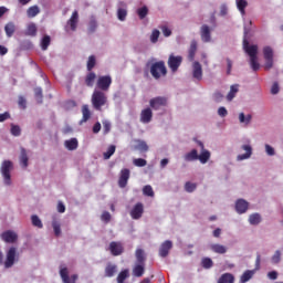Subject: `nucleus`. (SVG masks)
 Returning <instances> with one entry per match:
<instances>
[{
  "instance_id": "obj_47",
  "label": "nucleus",
  "mask_w": 283,
  "mask_h": 283,
  "mask_svg": "<svg viewBox=\"0 0 283 283\" xmlns=\"http://www.w3.org/2000/svg\"><path fill=\"white\" fill-rule=\"evenodd\" d=\"M86 67H87L88 72H92V70H94V67H96V56L91 55L88 57Z\"/></svg>"
},
{
  "instance_id": "obj_4",
  "label": "nucleus",
  "mask_w": 283,
  "mask_h": 283,
  "mask_svg": "<svg viewBox=\"0 0 283 283\" xmlns=\"http://www.w3.org/2000/svg\"><path fill=\"white\" fill-rule=\"evenodd\" d=\"M10 171H12V161L4 160L1 166V174L4 185H7L8 187L12 185V176L10 175Z\"/></svg>"
},
{
  "instance_id": "obj_60",
  "label": "nucleus",
  "mask_w": 283,
  "mask_h": 283,
  "mask_svg": "<svg viewBox=\"0 0 283 283\" xmlns=\"http://www.w3.org/2000/svg\"><path fill=\"white\" fill-rule=\"evenodd\" d=\"M101 220L107 224L112 220V214L108 211L102 213Z\"/></svg>"
},
{
  "instance_id": "obj_43",
  "label": "nucleus",
  "mask_w": 283,
  "mask_h": 283,
  "mask_svg": "<svg viewBox=\"0 0 283 283\" xmlns=\"http://www.w3.org/2000/svg\"><path fill=\"white\" fill-rule=\"evenodd\" d=\"M272 264H280L282 262V252L280 250H276L274 254L271 258Z\"/></svg>"
},
{
  "instance_id": "obj_52",
  "label": "nucleus",
  "mask_w": 283,
  "mask_h": 283,
  "mask_svg": "<svg viewBox=\"0 0 283 283\" xmlns=\"http://www.w3.org/2000/svg\"><path fill=\"white\" fill-rule=\"evenodd\" d=\"M251 118H252L251 115H248V116L245 117L244 113H240V114H239V122H240V123H243L244 125H249V123H251Z\"/></svg>"
},
{
  "instance_id": "obj_23",
  "label": "nucleus",
  "mask_w": 283,
  "mask_h": 283,
  "mask_svg": "<svg viewBox=\"0 0 283 283\" xmlns=\"http://www.w3.org/2000/svg\"><path fill=\"white\" fill-rule=\"evenodd\" d=\"M86 87H94V83H96V73L90 71L84 80Z\"/></svg>"
},
{
  "instance_id": "obj_25",
  "label": "nucleus",
  "mask_w": 283,
  "mask_h": 283,
  "mask_svg": "<svg viewBox=\"0 0 283 283\" xmlns=\"http://www.w3.org/2000/svg\"><path fill=\"white\" fill-rule=\"evenodd\" d=\"M64 147L69 149V151H74L75 149H78V139L71 138L69 140H65Z\"/></svg>"
},
{
  "instance_id": "obj_34",
  "label": "nucleus",
  "mask_w": 283,
  "mask_h": 283,
  "mask_svg": "<svg viewBox=\"0 0 283 283\" xmlns=\"http://www.w3.org/2000/svg\"><path fill=\"white\" fill-rule=\"evenodd\" d=\"M186 163H193V160H198V150L192 149L184 156Z\"/></svg>"
},
{
  "instance_id": "obj_33",
  "label": "nucleus",
  "mask_w": 283,
  "mask_h": 283,
  "mask_svg": "<svg viewBox=\"0 0 283 283\" xmlns=\"http://www.w3.org/2000/svg\"><path fill=\"white\" fill-rule=\"evenodd\" d=\"M135 255L136 264H145V260H147V258L145 256V251L143 249H137Z\"/></svg>"
},
{
  "instance_id": "obj_1",
  "label": "nucleus",
  "mask_w": 283,
  "mask_h": 283,
  "mask_svg": "<svg viewBox=\"0 0 283 283\" xmlns=\"http://www.w3.org/2000/svg\"><path fill=\"white\" fill-rule=\"evenodd\" d=\"M249 32H251V29L244 28L243 50L250 56V65L253 72H258V70H260V63L258 62V45L249 44V40L247 39Z\"/></svg>"
},
{
  "instance_id": "obj_3",
  "label": "nucleus",
  "mask_w": 283,
  "mask_h": 283,
  "mask_svg": "<svg viewBox=\"0 0 283 283\" xmlns=\"http://www.w3.org/2000/svg\"><path fill=\"white\" fill-rule=\"evenodd\" d=\"M150 74L153 78H160L161 76H167V66L165 65V61H158L150 65Z\"/></svg>"
},
{
  "instance_id": "obj_9",
  "label": "nucleus",
  "mask_w": 283,
  "mask_h": 283,
  "mask_svg": "<svg viewBox=\"0 0 283 283\" xmlns=\"http://www.w3.org/2000/svg\"><path fill=\"white\" fill-rule=\"evenodd\" d=\"M144 213H145V206L143 205V202H137L130 210V218L133 220H140Z\"/></svg>"
},
{
  "instance_id": "obj_36",
  "label": "nucleus",
  "mask_w": 283,
  "mask_h": 283,
  "mask_svg": "<svg viewBox=\"0 0 283 283\" xmlns=\"http://www.w3.org/2000/svg\"><path fill=\"white\" fill-rule=\"evenodd\" d=\"M240 85L233 84L230 86V92L227 95V101H233L235 98V94L240 91Z\"/></svg>"
},
{
  "instance_id": "obj_48",
  "label": "nucleus",
  "mask_w": 283,
  "mask_h": 283,
  "mask_svg": "<svg viewBox=\"0 0 283 283\" xmlns=\"http://www.w3.org/2000/svg\"><path fill=\"white\" fill-rule=\"evenodd\" d=\"M201 266L203 269H211L213 266V260L211 258H203L201 260Z\"/></svg>"
},
{
  "instance_id": "obj_17",
  "label": "nucleus",
  "mask_w": 283,
  "mask_h": 283,
  "mask_svg": "<svg viewBox=\"0 0 283 283\" xmlns=\"http://www.w3.org/2000/svg\"><path fill=\"white\" fill-rule=\"evenodd\" d=\"M200 36L203 43H210L211 41V29L209 25L203 24L200 29Z\"/></svg>"
},
{
  "instance_id": "obj_42",
  "label": "nucleus",
  "mask_w": 283,
  "mask_h": 283,
  "mask_svg": "<svg viewBox=\"0 0 283 283\" xmlns=\"http://www.w3.org/2000/svg\"><path fill=\"white\" fill-rule=\"evenodd\" d=\"M52 228L54 231V235H56V238H59V235H61V222H59V220H56V219H53Z\"/></svg>"
},
{
  "instance_id": "obj_39",
  "label": "nucleus",
  "mask_w": 283,
  "mask_h": 283,
  "mask_svg": "<svg viewBox=\"0 0 283 283\" xmlns=\"http://www.w3.org/2000/svg\"><path fill=\"white\" fill-rule=\"evenodd\" d=\"M41 12V9H39V6H32L27 10V15L29 17V19H34V17H36V14H39Z\"/></svg>"
},
{
  "instance_id": "obj_16",
  "label": "nucleus",
  "mask_w": 283,
  "mask_h": 283,
  "mask_svg": "<svg viewBox=\"0 0 283 283\" xmlns=\"http://www.w3.org/2000/svg\"><path fill=\"white\" fill-rule=\"evenodd\" d=\"M174 243L169 240L165 241L159 248L160 258H167L169 255V251H171Z\"/></svg>"
},
{
  "instance_id": "obj_14",
  "label": "nucleus",
  "mask_w": 283,
  "mask_h": 283,
  "mask_svg": "<svg viewBox=\"0 0 283 283\" xmlns=\"http://www.w3.org/2000/svg\"><path fill=\"white\" fill-rule=\"evenodd\" d=\"M109 251H111L112 255L118 256V255H123V251H125V248H123V243L112 241L109 243Z\"/></svg>"
},
{
  "instance_id": "obj_31",
  "label": "nucleus",
  "mask_w": 283,
  "mask_h": 283,
  "mask_svg": "<svg viewBox=\"0 0 283 283\" xmlns=\"http://www.w3.org/2000/svg\"><path fill=\"white\" fill-rule=\"evenodd\" d=\"M235 282V276L231 273H224L222 274L217 283H234Z\"/></svg>"
},
{
  "instance_id": "obj_2",
  "label": "nucleus",
  "mask_w": 283,
  "mask_h": 283,
  "mask_svg": "<svg viewBox=\"0 0 283 283\" xmlns=\"http://www.w3.org/2000/svg\"><path fill=\"white\" fill-rule=\"evenodd\" d=\"M91 103L96 112H101L107 105V94L103 91H94Z\"/></svg>"
},
{
  "instance_id": "obj_35",
  "label": "nucleus",
  "mask_w": 283,
  "mask_h": 283,
  "mask_svg": "<svg viewBox=\"0 0 283 283\" xmlns=\"http://www.w3.org/2000/svg\"><path fill=\"white\" fill-rule=\"evenodd\" d=\"M28 153L25 150V148H21V153H20V165L21 167H23V169H25L28 167Z\"/></svg>"
},
{
  "instance_id": "obj_41",
  "label": "nucleus",
  "mask_w": 283,
  "mask_h": 283,
  "mask_svg": "<svg viewBox=\"0 0 283 283\" xmlns=\"http://www.w3.org/2000/svg\"><path fill=\"white\" fill-rule=\"evenodd\" d=\"M114 154H116V146L115 145H111L107 148V151L103 154L104 160H109L112 158V156H114Z\"/></svg>"
},
{
  "instance_id": "obj_26",
  "label": "nucleus",
  "mask_w": 283,
  "mask_h": 283,
  "mask_svg": "<svg viewBox=\"0 0 283 283\" xmlns=\"http://www.w3.org/2000/svg\"><path fill=\"white\" fill-rule=\"evenodd\" d=\"M210 158H211V153L205 149V150H201L200 155H198L197 160H199L201 165H207Z\"/></svg>"
},
{
  "instance_id": "obj_57",
  "label": "nucleus",
  "mask_w": 283,
  "mask_h": 283,
  "mask_svg": "<svg viewBox=\"0 0 283 283\" xmlns=\"http://www.w3.org/2000/svg\"><path fill=\"white\" fill-rule=\"evenodd\" d=\"M159 38H160V31H158V29L153 30L151 35H150V41L153 43H158Z\"/></svg>"
},
{
  "instance_id": "obj_27",
  "label": "nucleus",
  "mask_w": 283,
  "mask_h": 283,
  "mask_svg": "<svg viewBox=\"0 0 283 283\" xmlns=\"http://www.w3.org/2000/svg\"><path fill=\"white\" fill-rule=\"evenodd\" d=\"M242 149L243 151H245V154L239 155L237 157L238 160H247V158H251V154H253V148H251L250 145H243Z\"/></svg>"
},
{
  "instance_id": "obj_62",
  "label": "nucleus",
  "mask_w": 283,
  "mask_h": 283,
  "mask_svg": "<svg viewBox=\"0 0 283 283\" xmlns=\"http://www.w3.org/2000/svg\"><path fill=\"white\" fill-rule=\"evenodd\" d=\"M223 98H224V95L222 93H220V92H216L213 94L214 103H222Z\"/></svg>"
},
{
  "instance_id": "obj_20",
  "label": "nucleus",
  "mask_w": 283,
  "mask_h": 283,
  "mask_svg": "<svg viewBox=\"0 0 283 283\" xmlns=\"http://www.w3.org/2000/svg\"><path fill=\"white\" fill-rule=\"evenodd\" d=\"M249 209V202L244 199H239L235 202V210L238 213H247Z\"/></svg>"
},
{
  "instance_id": "obj_40",
  "label": "nucleus",
  "mask_w": 283,
  "mask_h": 283,
  "mask_svg": "<svg viewBox=\"0 0 283 283\" xmlns=\"http://www.w3.org/2000/svg\"><path fill=\"white\" fill-rule=\"evenodd\" d=\"M137 145L135 146V149L138 151H149V146L147 145V142L137 139Z\"/></svg>"
},
{
  "instance_id": "obj_30",
  "label": "nucleus",
  "mask_w": 283,
  "mask_h": 283,
  "mask_svg": "<svg viewBox=\"0 0 283 283\" xmlns=\"http://www.w3.org/2000/svg\"><path fill=\"white\" fill-rule=\"evenodd\" d=\"M210 249L213 251V253H219V255H224V253H227V247L220 243L211 244Z\"/></svg>"
},
{
  "instance_id": "obj_19",
  "label": "nucleus",
  "mask_w": 283,
  "mask_h": 283,
  "mask_svg": "<svg viewBox=\"0 0 283 283\" xmlns=\"http://www.w3.org/2000/svg\"><path fill=\"white\" fill-rule=\"evenodd\" d=\"M151 118H154V113L151 112V108H145L142 111L140 123L147 125L148 123H151Z\"/></svg>"
},
{
  "instance_id": "obj_55",
  "label": "nucleus",
  "mask_w": 283,
  "mask_h": 283,
  "mask_svg": "<svg viewBox=\"0 0 283 283\" xmlns=\"http://www.w3.org/2000/svg\"><path fill=\"white\" fill-rule=\"evenodd\" d=\"M143 193L144 196H148L149 198H154V188H151V186H145L143 188Z\"/></svg>"
},
{
  "instance_id": "obj_6",
  "label": "nucleus",
  "mask_w": 283,
  "mask_h": 283,
  "mask_svg": "<svg viewBox=\"0 0 283 283\" xmlns=\"http://www.w3.org/2000/svg\"><path fill=\"white\" fill-rule=\"evenodd\" d=\"M263 56L265 59L264 70H271L273 67V49L271 46H264Z\"/></svg>"
},
{
  "instance_id": "obj_54",
  "label": "nucleus",
  "mask_w": 283,
  "mask_h": 283,
  "mask_svg": "<svg viewBox=\"0 0 283 283\" xmlns=\"http://www.w3.org/2000/svg\"><path fill=\"white\" fill-rule=\"evenodd\" d=\"M96 28H98V23L96 22V19H91L88 23V32L92 34L96 32Z\"/></svg>"
},
{
  "instance_id": "obj_15",
  "label": "nucleus",
  "mask_w": 283,
  "mask_h": 283,
  "mask_svg": "<svg viewBox=\"0 0 283 283\" xmlns=\"http://www.w3.org/2000/svg\"><path fill=\"white\" fill-rule=\"evenodd\" d=\"M149 105L153 109H158L159 107H165L167 105V97H154L149 101Z\"/></svg>"
},
{
  "instance_id": "obj_22",
  "label": "nucleus",
  "mask_w": 283,
  "mask_h": 283,
  "mask_svg": "<svg viewBox=\"0 0 283 283\" xmlns=\"http://www.w3.org/2000/svg\"><path fill=\"white\" fill-rule=\"evenodd\" d=\"M196 52H198V42L192 40L188 50V60L193 61L196 59Z\"/></svg>"
},
{
  "instance_id": "obj_63",
  "label": "nucleus",
  "mask_w": 283,
  "mask_h": 283,
  "mask_svg": "<svg viewBox=\"0 0 283 283\" xmlns=\"http://www.w3.org/2000/svg\"><path fill=\"white\" fill-rule=\"evenodd\" d=\"M265 151L268 156H275V149L269 144L265 145Z\"/></svg>"
},
{
  "instance_id": "obj_12",
  "label": "nucleus",
  "mask_w": 283,
  "mask_h": 283,
  "mask_svg": "<svg viewBox=\"0 0 283 283\" xmlns=\"http://www.w3.org/2000/svg\"><path fill=\"white\" fill-rule=\"evenodd\" d=\"M60 276L62 277L63 283H76V281L78 280L77 274H73L70 277V272L67 271V268H62L60 270Z\"/></svg>"
},
{
  "instance_id": "obj_45",
  "label": "nucleus",
  "mask_w": 283,
  "mask_h": 283,
  "mask_svg": "<svg viewBox=\"0 0 283 283\" xmlns=\"http://www.w3.org/2000/svg\"><path fill=\"white\" fill-rule=\"evenodd\" d=\"M129 277V270H124L117 275V283H125V280Z\"/></svg>"
},
{
  "instance_id": "obj_13",
  "label": "nucleus",
  "mask_w": 283,
  "mask_h": 283,
  "mask_svg": "<svg viewBox=\"0 0 283 283\" xmlns=\"http://www.w3.org/2000/svg\"><path fill=\"white\" fill-rule=\"evenodd\" d=\"M130 171L128 168H124L119 172L118 186L120 189H125L127 187V182L129 181Z\"/></svg>"
},
{
  "instance_id": "obj_46",
  "label": "nucleus",
  "mask_w": 283,
  "mask_h": 283,
  "mask_svg": "<svg viewBox=\"0 0 283 283\" xmlns=\"http://www.w3.org/2000/svg\"><path fill=\"white\" fill-rule=\"evenodd\" d=\"M31 222H32L33 227H38V229H43V222L41 221L39 216L33 214L31 217Z\"/></svg>"
},
{
  "instance_id": "obj_10",
  "label": "nucleus",
  "mask_w": 283,
  "mask_h": 283,
  "mask_svg": "<svg viewBox=\"0 0 283 283\" xmlns=\"http://www.w3.org/2000/svg\"><path fill=\"white\" fill-rule=\"evenodd\" d=\"M17 259V248L11 247L7 252V258L4 261L6 269H12L14 266V260Z\"/></svg>"
},
{
  "instance_id": "obj_50",
  "label": "nucleus",
  "mask_w": 283,
  "mask_h": 283,
  "mask_svg": "<svg viewBox=\"0 0 283 283\" xmlns=\"http://www.w3.org/2000/svg\"><path fill=\"white\" fill-rule=\"evenodd\" d=\"M137 14H138L139 19H145V17H147V14H149V9L147 7H142V8L137 9Z\"/></svg>"
},
{
  "instance_id": "obj_44",
  "label": "nucleus",
  "mask_w": 283,
  "mask_h": 283,
  "mask_svg": "<svg viewBox=\"0 0 283 283\" xmlns=\"http://www.w3.org/2000/svg\"><path fill=\"white\" fill-rule=\"evenodd\" d=\"M250 224H260L262 217L259 213H253L249 217Z\"/></svg>"
},
{
  "instance_id": "obj_38",
  "label": "nucleus",
  "mask_w": 283,
  "mask_h": 283,
  "mask_svg": "<svg viewBox=\"0 0 283 283\" xmlns=\"http://www.w3.org/2000/svg\"><path fill=\"white\" fill-rule=\"evenodd\" d=\"M253 275H255V271L253 270H247L240 277V282L241 283H247L249 282V280H251V277H253Z\"/></svg>"
},
{
  "instance_id": "obj_8",
  "label": "nucleus",
  "mask_w": 283,
  "mask_h": 283,
  "mask_svg": "<svg viewBox=\"0 0 283 283\" xmlns=\"http://www.w3.org/2000/svg\"><path fill=\"white\" fill-rule=\"evenodd\" d=\"M0 238L7 244H14V242H17V240H19V234H17V232H14L12 230H7L1 233Z\"/></svg>"
},
{
  "instance_id": "obj_58",
  "label": "nucleus",
  "mask_w": 283,
  "mask_h": 283,
  "mask_svg": "<svg viewBox=\"0 0 283 283\" xmlns=\"http://www.w3.org/2000/svg\"><path fill=\"white\" fill-rule=\"evenodd\" d=\"M12 136H21V127L19 125L11 124Z\"/></svg>"
},
{
  "instance_id": "obj_11",
  "label": "nucleus",
  "mask_w": 283,
  "mask_h": 283,
  "mask_svg": "<svg viewBox=\"0 0 283 283\" xmlns=\"http://www.w3.org/2000/svg\"><path fill=\"white\" fill-rule=\"evenodd\" d=\"M72 30V32H76V28H78V11H74L71 18L66 22L65 30Z\"/></svg>"
},
{
  "instance_id": "obj_24",
  "label": "nucleus",
  "mask_w": 283,
  "mask_h": 283,
  "mask_svg": "<svg viewBox=\"0 0 283 283\" xmlns=\"http://www.w3.org/2000/svg\"><path fill=\"white\" fill-rule=\"evenodd\" d=\"M117 271H118V268L116 266V264L107 263L105 268V277H114Z\"/></svg>"
},
{
  "instance_id": "obj_49",
  "label": "nucleus",
  "mask_w": 283,
  "mask_h": 283,
  "mask_svg": "<svg viewBox=\"0 0 283 283\" xmlns=\"http://www.w3.org/2000/svg\"><path fill=\"white\" fill-rule=\"evenodd\" d=\"M51 38H50V35H44L43 38H42V41H41V48H42V50H48V48H50V43H51Z\"/></svg>"
},
{
  "instance_id": "obj_61",
  "label": "nucleus",
  "mask_w": 283,
  "mask_h": 283,
  "mask_svg": "<svg viewBox=\"0 0 283 283\" xmlns=\"http://www.w3.org/2000/svg\"><path fill=\"white\" fill-rule=\"evenodd\" d=\"M18 105L21 109H25L27 105H28V101H25V97L23 96H19L18 99Z\"/></svg>"
},
{
  "instance_id": "obj_51",
  "label": "nucleus",
  "mask_w": 283,
  "mask_h": 283,
  "mask_svg": "<svg viewBox=\"0 0 283 283\" xmlns=\"http://www.w3.org/2000/svg\"><path fill=\"white\" fill-rule=\"evenodd\" d=\"M197 185L193 184V182H190V181H187L186 185H185V190L188 192V193H193V191H196L197 189Z\"/></svg>"
},
{
  "instance_id": "obj_28",
  "label": "nucleus",
  "mask_w": 283,
  "mask_h": 283,
  "mask_svg": "<svg viewBox=\"0 0 283 283\" xmlns=\"http://www.w3.org/2000/svg\"><path fill=\"white\" fill-rule=\"evenodd\" d=\"M237 8L242 17L247 14V7L249 2L247 0H235Z\"/></svg>"
},
{
  "instance_id": "obj_53",
  "label": "nucleus",
  "mask_w": 283,
  "mask_h": 283,
  "mask_svg": "<svg viewBox=\"0 0 283 283\" xmlns=\"http://www.w3.org/2000/svg\"><path fill=\"white\" fill-rule=\"evenodd\" d=\"M34 95H35L38 103H43V90L41 87H36L34 90Z\"/></svg>"
},
{
  "instance_id": "obj_29",
  "label": "nucleus",
  "mask_w": 283,
  "mask_h": 283,
  "mask_svg": "<svg viewBox=\"0 0 283 283\" xmlns=\"http://www.w3.org/2000/svg\"><path fill=\"white\" fill-rule=\"evenodd\" d=\"M4 32L8 36V39H11V36L14 35V32H17V25H14V22H8L4 25Z\"/></svg>"
},
{
  "instance_id": "obj_21",
  "label": "nucleus",
  "mask_w": 283,
  "mask_h": 283,
  "mask_svg": "<svg viewBox=\"0 0 283 283\" xmlns=\"http://www.w3.org/2000/svg\"><path fill=\"white\" fill-rule=\"evenodd\" d=\"M133 275L134 277H143L145 275V264L136 263L133 268Z\"/></svg>"
},
{
  "instance_id": "obj_64",
  "label": "nucleus",
  "mask_w": 283,
  "mask_h": 283,
  "mask_svg": "<svg viewBox=\"0 0 283 283\" xmlns=\"http://www.w3.org/2000/svg\"><path fill=\"white\" fill-rule=\"evenodd\" d=\"M160 30L164 34V36H171V30L167 28V25L160 27Z\"/></svg>"
},
{
  "instance_id": "obj_7",
  "label": "nucleus",
  "mask_w": 283,
  "mask_h": 283,
  "mask_svg": "<svg viewBox=\"0 0 283 283\" xmlns=\"http://www.w3.org/2000/svg\"><path fill=\"white\" fill-rule=\"evenodd\" d=\"M180 65H182V56H175L174 54L169 55L168 67H170L171 72H178V67H180Z\"/></svg>"
},
{
  "instance_id": "obj_18",
  "label": "nucleus",
  "mask_w": 283,
  "mask_h": 283,
  "mask_svg": "<svg viewBox=\"0 0 283 283\" xmlns=\"http://www.w3.org/2000/svg\"><path fill=\"white\" fill-rule=\"evenodd\" d=\"M192 76L197 81H202V64L200 62L192 63Z\"/></svg>"
},
{
  "instance_id": "obj_56",
  "label": "nucleus",
  "mask_w": 283,
  "mask_h": 283,
  "mask_svg": "<svg viewBox=\"0 0 283 283\" xmlns=\"http://www.w3.org/2000/svg\"><path fill=\"white\" fill-rule=\"evenodd\" d=\"M117 18L119 19V21H125V19H127V10L119 8L117 10Z\"/></svg>"
},
{
  "instance_id": "obj_37",
  "label": "nucleus",
  "mask_w": 283,
  "mask_h": 283,
  "mask_svg": "<svg viewBox=\"0 0 283 283\" xmlns=\"http://www.w3.org/2000/svg\"><path fill=\"white\" fill-rule=\"evenodd\" d=\"M36 32H38L36 24L34 22L29 23L25 30V35L35 36Z\"/></svg>"
},
{
  "instance_id": "obj_32",
  "label": "nucleus",
  "mask_w": 283,
  "mask_h": 283,
  "mask_svg": "<svg viewBox=\"0 0 283 283\" xmlns=\"http://www.w3.org/2000/svg\"><path fill=\"white\" fill-rule=\"evenodd\" d=\"M82 120L81 123H87L90 118H92V112H90V106L87 104L82 106Z\"/></svg>"
},
{
  "instance_id": "obj_5",
  "label": "nucleus",
  "mask_w": 283,
  "mask_h": 283,
  "mask_svg": "<svg viewBox=\"0 0 283 283\" xmlns=\"http://www.w3.org/2000/svg\"><path fill=\"white\" fill-rule=\"evenodd\" d=\"M109 87H112V77L109 75L98 76L96 81V88L98 92H109Z\"/></svg>"
},
{
  "instance_id": "obj_59",
  "label": "nucleus",
  "mask_w": 283,
  "mask_h": 283,
  "mask_svg": "<svg viewBox=\"0 0 283 283\" xmlns=\"http://www.w3.org/2000/svg\"><path fill=\"white\" fill-rule=\"evenodd\" d=\"M133 164L135 165V167H146L147 160H145L143 158H137V159L133 160Z\"/></svg>"
}]
</instances>
